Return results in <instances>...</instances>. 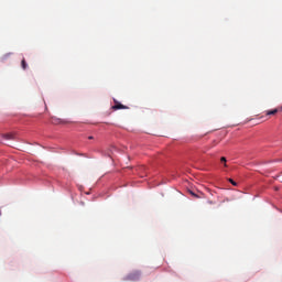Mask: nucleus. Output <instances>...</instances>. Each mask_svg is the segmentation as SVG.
Returning <instances> with one entry per match:
<instances>
[{
	"label": "nucleus",
	"mask_w": 282,
	"mask_h": 282,
	"mask_svg": "<svg viewBox=\"0 0 282 282\" xmlns=\"http://www.w3.org/2000/svg\"><path fill=\"white\" fill-rule=\"evenodd\" d=\"M191 193V195L193 196V197H199V196H197V194H195V193H193V192H189Z\"/></svg>",
	"instance_id": "6e6552de"
},
{
	"label": "nucleus",
	"mask_w": 282,
	"mask_h": 282,
	"mask_svg": "<svg viewBox=\"0 0 282 282\" xmlns=\"http://www.w3.org/2000/svg\"><path fill=\"white\" fill-rule=\"evenodd\" d=\"M21 67L22 69H28V62H25V58L22 59Z\"/></svg>",
	"instance_id": "39448f33"
},
{
	"label": "nucleus",
	"mask_w": 282,
	"mask_h": 282,
	"mask_svg": "<svg viewBox=\"0 0 282 282\" xmlns=\"http://www.w3.org/2000/svg\"><path fill=\"white\" fill-rule=\"evenodd\" d=\"M278 111H279V108H275L273 110H267L265 116H276Z\"/></svg>",
	"instance_id": "7ed1b4c3"
},
{
	"label": "nucleus",
	"mask_w": 282,
	"mask_h": 282,
	"mask_svg": "<svg viewBox=\"0 0 282 282\" xmlns=\"http://www.w3.org/2000/svg\"><path fill=\"white\" fill-rule=\"evenodd\" d=\"M228 182H230V184H232V186H237V182H235L232 178H228Z\"/></svg>",
	"instance_id": "0eeeda50"
},
{
	"label": "nucleus",
	"mask_w": 282,
	"mask_h": 282,
	"mask_svg": "<svg viewBox=\"0 0 282 282\" xmlns=\"http://www.w3.org/2000/svg\"><path fill=\"white\" fill-rule=\"evenodd\" d=\"M4 140H14V134L8 133L3 135Z\"/></svg>",
	"instance_id": "20e7f679"
},
{
	"label": "nucleus",
	"mask_w": 282,
	"mask_h": 282,
	"mask_svg": "<svg viewBox=\"0 0 282 282\" xmlns=\"http://www.w3.org/2000/svg\"><path fill=\"white\" fill-rule=\"evenodd\" d=\"M140 276H142V272L133 271L126 276V281H140Z\"/></svg>",
	"instance_id": "f257e3e1"
},
{
	"label": "nucleus",
	"mask_w": 282,
	"mask_h": 282,
	"mask_svg": "<svg viewBox=\"0 0 282 282\" xmlns=\"http://www.w3.org/2000/svg\"><path fill=\"white\" fill-rule=\"evenodd\" d=\"M220 162L224 163V166H225V167H228V164H226V162H227L226 156H221V158H220Z\"/></svg>",
	"instance_id": "423d86ee"
},
{
	"label": "nucleus",
	"mask_w": 282,
	"mask_h": 282,
	"mask_svg": "<svg viewBox=\"0 0 282 282\" xmlns=\"http://www.w3.org/2000/svg\"><path fill=\"white\" fill-rule=\"evenodd\" d=\"M113 102H115V105L112 106L113 111H118V109H129L128 106H124V105L118 102V100H116V99H113Z\"/></svg>",
	"instance_id": "f03ea898"
},
{
	"label": "nucleus",
	"mask_w": 282,
	"mask_h": 282,
	"mask_svg": "<svg viewBox=\"0 0 282 282\" xmlns=\"http://www.w3.org/2000/svg\"><path fill=\"white\" fill-rule=\"evenodd\" d=\"M88 140H94V137H88Z\"/></svg>",
	"instance_id": "1a4fd4ad"
}]
</instances>
